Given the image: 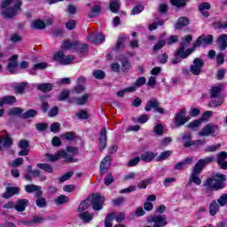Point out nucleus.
Wrapping results in <instances>:
<instances>
[{"instance_id": "bb28decb", "label": "nucleus", "mask_w": 227, "mask_h": 227, "mask_svg": "<svg viewBox=\"0 0 227 227\" xmlns=\"http://www.w3.org/2000/svg\"><path fill=\"white\" fill-rule=\"evenodd\" d=\"M217 43L221 51H224L227 47V35L223 34L218 37Z\"/></svg>"}, {"instance_id": "c9c22d12", "label": "nucleus", "mask_w": 227, "mask_h": 227, "mask_svg": "<svg viewBox=\"0 0 227 227\" xmlns=\"http://www.w3.org/2000/svg\"><path fill=\"white\" fill-rule=\"evenodd\" d=\"M219 212V205L215 200L212 201L209 206V214L210 215H215Z\"/></svg>"}, {"instance_id": "864d4df0", "label": "nucleus", "mask_w": 227, "mask_h": 227, "mask_svg": "<svg viewBox=\"0 0 227 227\" xmlns=\"http://www.w3.org/2000/svg\"><path fill=\"white\" fill-rule=\"evenodd\" d=\"M152 184V178L145 179L137 184L138 189H146L148 187V184Z\"/></svg>"}, {"instance_id": "603ef678", "label": "nucleus", "mask_w": 227, "mask_h": 227, "mask_svg": "<svg viewBox=\"0 0 227 227\" xmlns=\"http://www.w3.org/2000/svg\"><path fill=\"white\" fill-rule=\"evenodd\" d=\"M98 13H100V7L95 6L92 8L91 12L89 13L90 19H95V17H98Z\"/></svg>"}, {"instance_id": "c85d7f7f", "label": "nucleus", "mask_w": 227, "mask_h": 227, "mask_svg": "<svg viewBox=\"0 0 227 227\" xmlns=\"http://www.w3.org/2000/svg\"><path fill=\"white\" fill-rule=\"evenodd\" d=\"M15 102H17L15 96H5L0 98V107L4 106V104H15Z\"/></svg>"}, {"instance_id": "7c9ffc66", "label": "nucleus", "mask_w": 227, "mask_h": 227, "mask_svg": "<svg viewBox=\"0 0 227 227\" xmlns=\"http://www.w3.org/2000/svg\"><path fill=\"white\" fill-rule=\"evenodd\" d=\"M184 26H189V19L187 17H181L176 24V29H182Z\"/></svg>"}, {"instance_id": "dca6fc26", "label": "nucleus", "mask_w": 227, "mask_h": 227, "mask_svg": "<svg viewBox=\"0 0 227 227\" xmlns=\"http://www.w3.org/2000/svg\"><path fill=\"white\" fill-rule=\"evenodd\" d=\"M79 45V41L66 40L63 42L61 49L66 51H75Z\"/></svg>"}, {"instance_id": "de8ad7c7", "label": "nucleus", "mask_w": 227, "mask_h": 227, "mask_svg": "<svg viewBox=\"0 0 227 227\" xmlns=\"http://www.w3.org/2000/svg\"><path fill=\"white\" fill-rule=\"evenodd\" d=\"M110 10L114 13H116V12L120 10V3L118 2V0H114L113 2L110 3Z\"/></svg>"}, {"instance_id": "680f3d73", "label": "nucleus", "mask_w": 227, "mask_h": 227, "mask_svg": "<svg viewBox=\"0 0 227 227\" xmlns=\"http://www.w3.org/2000/svg\"><path fill=\"white\" fill-rule=\"evenodd\" d=\"M59 127H60L59 122H54L51 125L50 129L54 134H57V132H59Z\"/></svg>"}, {"instance_id": "6e6d98bb", "label": "nucleus", "mask_w": 227, "mask_h": 227, "mask_svg": "<svg viewBox=\"0 0 227 227\" xmlns=\"http://www.w3.org/2000/svg\"><path fill=\"white\" fill-rule=\"evenodd\" d=\"M76 116L79 118V120H88V118H90L86 110H81L78 114H76Z\"/></svg>"}, {"instance_id": "e2e57ef3", "label": "nucleus", "mask_w": 227, "mask_h": 227, "mask_svg": "<svg viewBox=\"0 0 227 227\" xmlns=\"http://www.w3.org/2000/svg\"><path fill=\"white\" fill-rule=\"evenodd\" d=\"M37 207H40V208H43V207H47V201L43 198H39L35 201Z\"/></svg>"}, {"instance_id": "4d7b16f0", "label": "nucleus", "mask_w": 227, "mask_h": 227, "mask_svg": "<svg viewBox=\"0 0 227 227\" xmlns=\"http://www.w3.org/2000/svg\"><path fill=\"white\" fill-rule=\"evenodd\" d=\"M140 161H141V158L136 157L134 159H131L128 162V166H129V168H134V166H137V164H139Z\"/></svg>"}, {"instance_id": "49530a36", "label": "nucleus", "mask_w": 227, "mask_h": 227, "mask_svg": "<svg viewBox=\"0 0 227 227\" xmlns=\"http://www.w3.org/2000/svg\"><path fill=\"white\" fill-rule=\"evenodd\" d=\"M170 3L173 6L182 8V6H185V4H187V0H170Z\"/></svg>"}, {"instance_id": "052dcab7", "label": "nucleus", "mask_w": 227, "mask_h": 227, "mask_svg": "<svg viewBox=\"0 0 227 227\" xmlns=\"http://www.w3.org/2000/svg\"><path fill=\"white\" fill-rule=\"evenodd\" d=\"M154 132L155 134H157L158 136H162L163 132H164V127H162V124H157L154 127Z\"/></svg>"}, {"instance_id": "2eb2a0df", "label": "nucleus", "mask_w": 227, "mask_h": 227, "mask_svg": "<svg viewBox=\"0 0 227 227\" xmlns=\"http://www.w3.org/2000/svg\"><path fill=\"white\" fill-rule=\"evenodd\" d=\"M19 147L21 148V151L18 153V155L24 157L29 154V141L22 139L19 142Z\"/></svg>"}, {"instance_id": "4be33fe9", "label": "nucleus", "mask_w": 227, "mask_h": 227, "mask_svg": "<svg viewBox=\"0 0 227 227\" xmlns=\"http://www.w3.org/2000/svg\"><path fill=\"white\" fill-rule=\"evenodd\" d=\"M27 203H29V201L26 199L19 200L17 203L14 204V208L17 212H24L27 207Z\"/></svg>"}, {"instance_id": "412c9836", "label": "nucleus", "mask_w": 227, "mask_h": 227, "mask_svg": "<svg viewBox=\"0 0 227 227\" xmlns=\"http://www.w3.org/2000/svg\"><path fill=\"white\" fill-rule=\"evenodd\" d=\"M181 141H183L184 148H190V146H192V136L191 133H184L181 135Z\"/></svg>"}, {"instance_id": "0e129e2a", "label": "nucleus", "mask_w": 227, "mask_h": 227, "mask_svg": "<svg viewBox=\"0 0 227 227\" xmlns=\"http://www.w3.org/2000/svg\"><path fill=\"white\" fill-rule=\"evenodd\" d=\"M145 10V7L143 5H137L131 11V15H137L141 13Z\"/></svg>"}, {"instance_id": "f704fd0d", "label": "nucleus", "mask_w": 227, "mask_h": 227, "mask_svg": "<svg viewBox=\"0 0 227 227\" xmlns=\"http://www.w3.org/2000/svg\"><path fill=\"white\" fill-rule=\"evenodd\" d=\"M191 42H192V35H188L184 37H182V42L180 43V46L187 49V47H189V45L191 44Z\"/></svg>"}, {"instance_id": "6e6552de", "label": "nucleus", "mask_w": 227, "mask_h": 227, "mask_svg": "<svg viewBox=\"0 0 227 227\" xmlns=\"http://www.w3.org/2000/svg\"><path fill=\"white\" fill-rule=\"evenodd\" d=\"M214 42V35H202L198 37L197 41L193 43V47L196 49L197 47H200V45H210Z\"/></svg>"}, {"instance_id": "3c124183", "label": "nucleus", "mask_w": 227, "mask_h": 227, "mask_svg": "<svg viewBox=\"0 0 227 227\" xmlns=\"http://www.w3.org/2000/svg\"><path fill=\"white\" fill-rule=\"evenodd\" d=\"M55 203L57 205H63L64 203H68V197L65 195H60L56 199Z\"/></svg>"}, {"instance_id": "2f4dec72", "label": "nucleus", "mask_w": 227, "mask_h": 227, "mask_svg": "<svg viewBox=\"0 0 227 227\" xmlns=\"http://www.w3.org/2000/svg\"><path fill=\"white\" fill-rule=\"evenodd\" d=\"M199 10L203 15V17H208L209 14L208 12H207V10H210V4L207 2L202 3L200 4Z\"/></svg>"}, {"instance_id": "a878e982", "label": "nucleus", "mask_w": 227, "mask_h": 227, "mask_svg": "<svg viewBox=\"0 0 227 227\" xmlns=\"http://www.w3.org/2000/svg\"><path fill=\"white\" fill-rule=\"evenodd\" d=\"M13 145V140H12V137L10 136H6L5 137H0V150L4 147L12 146Z\"/></svg>"}, {"instance_id": "a18cd8bd", "label": "nucleus", "mask_w": 227, "mask_h": 227, "mask_svg": "<svg viewBox=\"0 0 227 227\" xmlns=\"http://www.w3.org/2000/svg\"><path fill=\"white\" fill-rule=\"evenodd\" d=\"M226 159H227L226 152L220 153L217 156V164H219V166H221L222 164H223L225 162Z\"/></svg>"}, {"instance_id": "c756f323", "label": "nucleus", "mask_w": 227, "mask_h": 227, "mask_svg": "<svg viewBox=\"0 0 227 227\" xmlns=\"http://www.w3.org/2000/svg\"><path fill=\"white\" fill-rule=\"evenodd\" d=\"M19 193V188L18 187H7L6 192L4 193V198L8 199L12 198V196H14V194Z\"/></svg>"}, {"instance_id": "a211bd4d", "label": "nucleus", "mask_w": 227, "mask_h": 227, "mask_svg": "<svg viewBox=\"0 0 227 227\" xmlns=\"http://www.w3.org/2000/svg\"><path fill=\"white\" fill-rule=\"evenodd\" d=\"M88 40L89 42H91V43H103L106 37L102 34H90L88 36Z\"/></svg>"}, {"instance_id": "a19ab883", "label": "nucleus", "mask_w": 227, "mask_h": 227, "mask_svg": "<svg viewBox=\"0 0 227 227\" xmlns=\"http://www.w3.org/2000/svg\"><path fill=\"white\" fill-rule=\"evenodd\" d=\"M203 123L202 119L195 120L188 124V129H192V130H197L198 127Z\"/></svg>"}, {"instance_id": "37998d69", "label": "nucleus", "mask_w": 227, "mask_h": 227, "mask_svg": "<svg viewBox=\"0 0 227 227\" xmlns=\"http://www.w3.org/2000/svg\"><path fill=\"white\" fill-rule=\"evenodd\" d=\"M223 90V86L219 84L218 86L213 87L211 89V97L214 98L219 97V93Z\"/></svg>"}, {"instance_id": "9b49d317", "label": "nucleus", "mask_w": 227, "mask_h": 227, "mask_svg": "<svg viewBox=\"0 0 227 227\" xmlns=\"http://www.w3.org/2000/svg\"><path fill=\"white\" fill-rule=\"evenodd\" d=\"M216 130H219V126L208 123L199 132V136L208 137L215 134Z\"/></svg>"}, {"instance_id": "f03ea898", "label": "nucleus", "mask_w": 227, "mask_h": 227, "mask_svg": "<svg viewBox=\"0 0 227 227\" xmlns=\"http://www.w3.org/2000/svg\"><path fill=\"white\" fill-rule=\"evenodd\" d=\"M104 201L106 199L100 194L96 193L94 195L89 196L88 199L83 200L78 207V212H84V210H88L90 207L92 205V208L95 211L102 210V205H104Z\"/></svg>"}, {"instance_id": "ea45409f", "label": "nucleus", "mask_w": 227, "mask_h": 227, "mask_svg": "<svg viewBox=\"0 0 227 227\" xmlns=\"http://www.w3.org/2000/svg\"><path fill=\"white\" fill-rule=\"evenodd\" d=\"M192 158H186L184 161L178 162L175 166V169H177V170L184 169V166H185V164H192Z\"/></svg>"}, {"instance_id": "13d9d810", "label": "nucleus", "mask_w": 227, "mask_h": 227, "mask_svg": "<svg viewBox=\"0 0 227 227\" xmlns=\"http://www.w3.org/2000/svg\"><path fill=\"white\" fill-rule=\"evenodd\" d=\"M95 79H104L106 77V73L102 70H96L93 72Z\"/></svg>"}, {"instance_id": "aec40b11", "label": "nucleus", "mask_w": 227, "mask_h": 227, "mask_svg": "<svg viewBox=\"0 0 227 227\" xmlns=\"http://www.w3.org/2000/svg\"><path fill=\"white\" fill-rule=\"evenodd\" d=\"M17 59H19V55H17V54L12 56L9 59L10 62L8 64V69H9V72L11 74H14L15 73V67H19V63L17 62Z\"/></svg>"}, {"instance_id": "c03bdc74", "label": "nucleus", "mask_w": 227, "mask_h": 227, "mask_svg": "<svg viewBox=\"0 0 227 227\" xmlns=\"http://www.w3.org/2000/svg\"><path fill=\"white\" fill-rule=\"evenodd\" d=\"M113 219H114V213L107 215L105 219V227H113Z\"/></svg>"}, {"instance_id": "7ed1b4c3", "label": "nucleus", "mask_w": 227, "mask_h": 227, "mask_svg": "<svg viewBox=\"0 0 227 227\" xmlns=\"http://www.w3.org/2000/svg\"><path fill=\"white\" fill-rule=\"evenodd\" d=\"M224 182H226V176L224 174H215L209 177L203 184L206 191H219L224 188Z\"/></svg>"}, {"instance_id": "09e8293b", "label": "nucleus", "mask_w": 227, "mask_h": 227, "mask_svg": "<svg viewBox=\"0 0 227 227\" xmlns=\"http://www.w3.org/2000/svg\"><path fill=\"white\" fill-rule=\"evenodd\" d=\"M24 113V110L22 108L14 107L9 111L10 116H19V114H22Z\"/></svg>"}, {"instance_id": "1a4fd4ad", "label": "nucleus", "mask_w": 227, "mask_h": 227, "mask_svg": "<svg viewBox=\"0 0 227 227\" xmlns=\"http://www.w3.org/2000/svg\"><path fill=\"white\" fill-rule=\"evenodd\" d=\"M152 109H155L157 113H160V114H164V108L159 106V100L157 98H152L150 99L145 106V111H152Z\"/></svg>"}, {"instance_id": "423d86ee", "label": "nucleus", "mask_w": 227, "mask_h": 227, "mask_svg": "<svg viewBox=\"0 0 227 227\" xmlns=\"http://www.w3.org/2000/svg\"><path fill=\"white\" fill-rule=\"evenodd\" d=\"M213 161H214V157H207L205 159L199 160L195 164V166L193 167L192 173H196L200 175V173H201L205 168V166H207V164H210V162H213Z\"/></svg>"}, {"instance_id": "4468645a", "label": "nucleus", "mask_w": 227, "mask_h": 227, "mask_svg": "<svg viewBox=\"0 0 227 227\" xmlns=\"http://www.w3.org/2000/svg\"><path fill=\"white\" fill-rule=\"evenodd\" d=\"M107 146V129L106 128H102L99 132V145L98 148L100 152L104 150Z\"/></svg>"}, {"instance_id": "393cba45", "label": "nucleus", "mask_w": 227, "mask_h": 227, "mask_svg": "<svg viewBox=\"0 0 227 227\" xmlns=\"http://www.w3.org/2000/svg\"><path fill=\"white\" fill-rule=\"evenodd\" d=\"M36 88L39 91H43V93H48L49 91H52L54 85L52 83H40Z\"/></svg>"}, {"instance_id": "ddd939ff", "label": "nucleus", "mask_w": 227, "mask_h": 227, "mask_svg": "<svg viewBox=\"0 0 227 227\" xmlns=\"http://www.w3.org/2000/svg\"><path fill=\"white\" fill-rule=\"evenodd\" d=\"M149 223H154L153 227H162L168 224L166 218L163 215H155L148 218Z\"/></svg>"}, {"instance_id": "69168bd1", "label": "nucleus", "mask_w": 227, "mask_h": 227, "mask_svg": "<svg viewBox=\"0 0 227 227\" xmlns=\"http://www.w3.org/2000/svg\"><path fill=\"white\" fill-rule=\"evenodd\" d=\"M34 116H36V112L35 110H33V109H30V110L27 111L23 114L24 118H33Z\"/></svg>"}, {"instance_id": "f3484780", "label": "nucleus", "mask_w": 227, "mask_h": 227, "mask_svg": "<svg viewBox=\"0 0 227 227\" xmlns=\"http://www.w3.org/2000/svg\"><path fill=\"white\" fill-rule=\"evenodd\" d=\"M25 191L27 192H35V196L37 198H40L42 194H43V192H42V187L39 185H35V184H27L25 186Z\"/></svg>"}, {"instance_id": "6ab92c4d", "label": "nucleus", "mask_w": 227, "mask_h": 227, "mask_svg": "<svg viewBox=\"0 0 227 227\" xmlns=\"http://www.w3.org/2000/svg\"><path fill=\"white\" fill-rule=\"evenodd\" d=\"M109 168H111V156H106L104 160H101L100 172L102 174L107 173Z\"/></svg>"}, {"instance_id": "5701e85b", "label": "nucleus", "mask_w": 227, "mask_h": 227, "mask_svg": "<svg viewBox=\"0 0 227 227\" xmlns=\"http://www.w3.org/2000/svg\"><path fill=\"white\" fill-rule=\"evenodd\" d=\"M27 86V83L21 82V83H16L12 86L13 91L16 93V95H22L24 93L26 87Z\"/></svg>"}, {"instance_id": "f8f14e48", "label": "nucleus", "mask_w": 227, "mask_h": 227, "mask_svg": "<svg viewBox=\"0 0 227 227\" xmlns=\"http://www.w3.org/2000/svg\"><path fill=\"white\" fill-rule=\"evenodd\" d=\"M187 113V110L185 108H182L179 113L176 116V125L177 127H180L182 125H185L189 120H191L190 117H185V114Z\"/></svg>"}, {"instance_id": "20e7f679", "label": "nucleus", "mask_w": 227, "mask_h": 227, "mask_svg": "<svg viewBox=\"0 0 227 227\" xmlns=\"http://www.w3.org/2000/svg\"><path fill=\"white\" fill-rule=\"evenodd\" d=\"M75 57L74 55H65L62 51H57L53 54V61H57L60 65H71L74 62Z\"/></svg>"}, {"instance_id": "5fc2aeb1", "label": "nucleus", "mask_w": 227, "mask_h": 227, "mask_svg": "<svg viewBox=\"0 0 227 227\" xmlns=\"http://www.w3.org/2000/svg\"><path fill=\"white\" fill-rule=\"evenodd\" d=\"M22 164H24V159L18 158L11 162L10 166H12V168H18V166H22Z\"/></svg>"}, {"instance_id": "774afa93", "label": "nucleus", "mask_w": 227, "mask_h": 227, "mask_svg": "<svg viewBox=\"0 0 227 227\" xmlns=\"http://www.w3.org/2000/svg\"><path fill=\"white\" fill-rule=\"evenodd\" d=\"M218 203L219 205H221V207H224V205H227V194L222 195L218 200Z\"/></svg>"}, {"instance_id": "473e14b6", "label": "nucleus", "mask_w": 227, "mask_h": 227, "mask_svg": "<svg viewBox=\"0 0 227 227\" xmlns=\"http://www.w3.org/2000/svg\"><path fill=\"white\" fill-rule=\"evenodd\" d=\"M61 159V151L55 154H46V160L48 162H56V160H59Z\"/></svg>"}, {"instance_id": "bf43d9fd", "label": "nucleus", "mask_w": 227, "mask_h": 227, "mask_svg": "<svg viewBox=\"0 0 227 227\" xmlns=\"http://www.w3.org/2000/svg\"><path fill=\"white\" fill-rule=\"evenodd\" d=\"M221 148V144L209 145L205 149V152H215Z\"/></svg>"}, {"instance_id": "cd10ccee", "label": "nucleus", "mask_w": 227, "mask_h": 227, "mask_svg": "<svg viewBox=\"0 0 227 227\" xmlns=\"http://www.w3.org/2000/svg\"><path fill=\"white\" fill-rule=\"evenodd\" d=\"M199 175L200 174L192 172L188 181V185H191L192 183L195 184V185H201V178H200Z\"/></svg>"}, {"instance_id": "9d476101", "label": "nucleus", "mask_w": 227, "mask_h": 227, "mask_svg": "<svg viewBox=\"0 0 227 227\" xmlns=\"http://www.w3.org/2000/svg\"><path fill=\"white\" fill-rule=\"evenodd\" d=\"M203 67H205L203 59L197 58L193 60V65L191 66L190 72H192L193 75H200Z\"/></svg>"}, {"instance_id": "0eeeda50", "label": "nucleus", "mask_w": 227, "mask_h": 227, "mask_svg": "<svg viewBox=\"0 0 227 227\" xmlns=\"http://www.w3.org/2000/svg\"><path fill=\"white\" fill-rule=\"evenodd\" d=\"M186 48L184 46H180L176 52L174 53V56L181 58V59H185L186 58H189L192 52L196 51V48H194V45L192 48H189L185 50Z\"/></svg>"}, {"instance_id": "72a5a7b5", "label": "nucleus", "mask_w": 227, "mask_h": 227, "mask_svg": "<svg viewBox=\"0 0 227 227\" xmlns=\"http://www.w3.org/2000/svg\"><path fill=\"white\" fill-rule=\"evenodd\" d=\"M79 217L83 223H90V221H93V215L90 214V212H83L79 215Z\"/></svg>"}, {"instance_id": "58836bf2", "label": "nucleus", "mask_w": 227, "mask_h": 227, "mask_svg": "<svg viewBox=\"0 0 227 227\" xmlns=\"http://www.w3.org/2000/svg\"><path fill=\"white\" fill-rule=\"evenodd\" d=\"M88 98H90V95L84 94L83 96L75 98V104H77V106H84V104L88 102Z\"/></svg>"}, {"instance_id": "39448f33", "label": "nucleus", "mask_w": 227, "mask_h": 227, "mask_svg": "<svg viewBox=\"0 0 227 227\" xmlns=\"http://www.w3.org/2000/svg\"><path fill=\"white\" fill-rule=\"evenodd\" d=\"M77 148L68 146L66 151H60V159H64L66 162H77V159L74 158V155H77Z\"/></svg>"}, {"instance_id": "4c0bfd02", "label": "nucleus", "mask_w": 227, "mask_h": 227, "mask_svg": "<svg viewBox=\"0 0 227 227\" xmlns=\"http://www.w3.org/2000/svg\"><path fill=\"white\" fill-rule=\"evenodd\" d=\"M173 153V151H165V152H162L160 156H158L156 158V160L158 162H160L162 160H166V159H168V157H171V154Z\"/></svg>"}, {"instance_id": "8fccbe9b", "label": "nucleus", "mask_w": 227, "mask_h": 227, "mask_svg": "<svg viewBox=\"0 0 227 227\" xmlns=\"http://www.w3.org/2000/svg\"><path fill=\"white\" fill-rule=\"evenodd\" d=\"M37 168L40 169H43L44 171H47L48 173H52V166L47 164V163H39L37 164Z\"/></svg>"}, {"instance_id": "79ce46f5", "label": "nucleus", "mask_w": 227, "mask_h": 227, "mask_svg": "<svg viewBox=\"0 0 227 227\" xmlns=\"http://www.w3.org/2000/svg\"><path fill=\"white\" fill-rule=\"evenodd\" d=\"M31 27L34 29H44L45 22H43V20H37L32 23Z\"/></svg>"}, {"instance_id": "338daca9", "label": "nucleus", "mask_w": 227, "mask_h": 227, "mask_svg": "<svg viewBox=\"0 0 227 227\" xmlns=\"http://www.w3.org/2000/svg\"><path fill=\"white\" fill-rule=\"evenodd\" d=\"M223 99H218L215 101L209 102V107H219V106H223Z\"/></svg>"}, {"instance_id": "b1692460", "label": "nucleus", "mask_w": 227, "mask_h": 227, "mask_svg": "<svg viewBox=\"0 0 227 227\" xmlns=\"http://www.w3.org/2000/svg\"><path fill=\"white\" fill-rule=\"evenodd\" d=\"M155 157H157V153L153 152H146L141 155L140 159L144 162H152V160H154Z\"/></svg>"}, {"instance_id": "e433bc0d", "label": "nucleus", "mask_w": 227, "mask_h": 227, "mask_svg": "<svg viewBox=\"0 0 227 227\" xmlns=\"http://www.w3.org/2000/svg\"><path fill=\"white\" fill-rule=\"evenodd\" d=\"M125 40H127V37L125 35H120L117 39V43L115 46L116 51H120V49H124L123 43H125Z\"/></svg>"}, {"instance_id": "f257e3e1", "label": "nucleus", "mask_w": 227, "mask_h": 227, "mask_svg": "<svg viewBox=\"0 0 227 227\" xmlns=\"http://www.w3.org/2000/svg\"><path fill=\"white\" fill-rule=\"evenodd\" d=\"M20 6H22V0H4L2 4L1 15L4 19H12L20 12Z\"/></svg>"}]
</instances>
